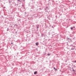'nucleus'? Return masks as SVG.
I'll list each match as a JSON object with an SVG mask.
<instances>
[{"instance_id":"obj_1","label":"nucleus","mask_w":76,"mask_h":76,"mask_svg":"<svg viewBox=\"0 0 76 76\" xmlns=\"http://www.w3.org/2000/svg\"><path fill=\"white\" fill-rule=\"evenodd\" d=\"M34 75H36V74H37V73H37V71H36V72H34Z\"/></svg>"},{"instance_id":"obj_2","label":"nucleus","mask_w":76,"mask_h":76,"mask_svg":"<svg viewBox=\"0 0 76 76\" xmlns=\"http://www.w3.org/2000/svg\"><path fill=\"white\" fill-rule=\"evenodd\" d=\"M36 45H38V42L36 43Z\"/></svg>"},{"instance_id":"obj_3","label":"nucleus","mask_w":76,"mask_h":76,"mask_svg":"<svg viewBox=\"0 0 76 76\" xmlns=\"http://www.w3.org/2000/svg\"><path fill=\"white\" fill-rule=\"evenodd\" d=\"M73 29V27H71V29L72 30Z\"/></svg>"},{"instance_id":"obj_4","label":"nucleus","mask_w":76,"mask_h":76,"mask_svg":"<svg viewBox=\"0 0 76 76\" xmlns=\"http://www.w3.org/2000/svg\"><path fill=\"white\" fill-rule=\"evenodd\" d=\"M76 61H75V62L76 63Z\"/></svg>"},{"instance_id":"obj_5","label":"nucleus","mask_w":76,"mask_h":76,"mask_svg":"<svg viewBox=\"0 0 76 76\" xmlns=\"http://www.w3.org/2000/svg\"><path fill=\"white\" fill-rule=\"evenodd\" d=\"M54 69H55V67H54Z\"/></svg>"},{"instance_id":"obj_6","label":"nucleus","mask_w":76,"mask_h":76,"mask_svg":"<svg viewBox=\"0 0 76 76\" xmlns=\"http://www.w3.org/2000/svg\"><path fill=\"white\" fill-rule=\"evenodd\" d=\"M48 56H50V54L48 55Z\"/></svg>"},{"instance_id":"obj_7","label":"nucleus","mask_w":76,"mask_h":76,"mask_svg":"<svg viewBox=\"0 0 76 76\" xmlns=\"http://www.w3.org/2000/svg\"><path fill=\"white\" fill-rule=\"evenodd\" d=\"M11 44H13V43L12 42Z\"/></svg>"},{"instance_id":"obj_8","label":"nucleus","mask_w":76,"mask_h":76,"mask_svg":"<svg viewBox=\"0 0 76 76\" xmlns=\"http://www.w3.org/2000/svg\"><path fill=\"white\" fill-rule=\"evenodd\" d=\"M74 28H75V27H74Z\"/></svg>"},{"instance_id":"obj_9","label":"nucleus","mask_w":76,"mask_h":76,"mask_svg":"<svg viewBox=\"0 0 76 76\" xmlns=\"http://www.w3.org/2000/svg\"><path fill=\"white\" fill-rule=\"evenodd\" d=\"M19 1V0H18Z\"/></svg>"}]
</instances>
